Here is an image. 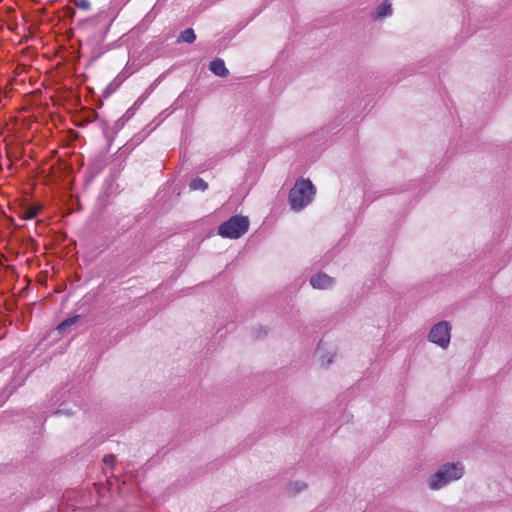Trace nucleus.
<instances>
[{
    "label": "nucleus",
    "instance_id": "12",
    "mask_svg": "<svg viewBox=\"0 0 512 512\" xmlns=\"http://www.w3.org/2000/svg\"><path fill=\"white\" fill-rule=\"evenodd\" d=\"M77 7L83 10H89L90 9V2L88 0H80L77 2Z\"/></svg>",
    "mask_w": 512,
    "mask_h": 512
},
{
    "label": "nucleus",
    "instance_id": "11",
    "mask_svg": "<svg viewBox=\"0 0 512 512\" xmlns=\"http://www.w3.org/2000/svg\"><path fill=\"white\" fill-rule=\"evenodd\" d=\"M377 17L381 18V17H384V16H387V15H390L391 14V5L387 2L385 3H382L378 8H377Z\"/></svg>",
    "mask_w": 512,
    "mask_h": 512
},
{
    "label": "nucleus",
    "instance_id": "9",
    "mask_svg": "<svg viewBox=\"0 0 512 512\" xmlns=\"http://www.w3.org/2000/svg\"><path fill=\"white\" fill-rule=\"evenodd\" d=\"M189 187L193 191H205L208 188V184L202 178L197 177L190 182Z\"/></svg>",
    "mask_w": 512,
    "mask_h": 512
},
{
    "label": "nucleus",
    "instance_id": "7",
    "mask_svg": "<svg viewBox=\"0 0 512 512\" xmlns=\"http://www.w3.org/2000/svg\"><path fill=\"white\" fill-rule=\"evenodd\" d=\"M196 39V35L194 33V30L192 28H187L184 31L181 32V34L178 37L179 42H187L192 43Z\"/></svg>",
    "mask_w": 512,
    "mask_h": 512
},
{
    "label": "nucleus",
    "instance_id": "6",
    "mask_svg": "<svg viewBox=\"0 0 512 512\" xmlns=\"http://www.w3.org/2000/svg\"><path fill=\"white\" fill-rule=\"evenodd\" d=\"M209 69L211 70L212 73L219 77H226L229 74V71L226 68L224 61L220 58L214 59L210 63Z\"/></svg>",
    "mask_w": 512,
    "mask_h": 512
},
{
    "label": "nucleus",
    "instance_id": "14",
    "mask_svg": "<svg viewBox=\"0 0 512 512\" xmlns=\"http://www.w3.org/2000/svg\"><path fill=\"white\" fill-rule=\"evenodd\" d=\"M303 487H304V485H301V487H299V484H298V483H294V484H292V485H291V487H290V488H291L293 491L298 492V491H300Z\"/></svg>",
    "mask_w": 512,
    "mask_h": 512
},
{
    "label": "nucleus",
    "instance_id": "10",
    "mask_svg": "<svg viewBox=\"0 0 512 512\" xmlns=\"http://www.w3.org/2000/svg\"><path fill=\"white\" fill-rule=\"evenodd\" d=\"M79 317L80 316L76 315V316L69 317V318L65 319L58 325V327H57L58 331L59 332L66 331V329L69 328L71 325H73L79 319Z\"/></svg>",
    "mask_w": 512,
    "mask_h": 512
},
{
    "label": "nucleus",
    "instance_id": "4",
    "mask_svg": "<svg viewBox=\"0 0 512 512\" xmlns=\"http://www.w3.org/2000/svg\"><path fill=\"white\" fill-rule=\"evenodd\" d=\"M451 326L447 321L435 324L429 333V340L441 348H447L450 343Z\"/></svg>",
    "mask_w": 512,
    "mask_h": 512
},
{
    "label": "nucleus",
    "instance_id": "1",
    "mask_svg": "<svg viewBox=\"0 0 512 512\" xmlns=\"http://www.w3.org/2000/svg\"><path fill=\"white\" fill-rule=\"evenodd\" d=\"M315 188L309 179L297 180L289 193V204L294 211H300L313 199Z\"/></svg>",
    "mask_w": 512,
    "mask_h": 512
},
{
    "label": "nucleus",
    "instance_id": "15",
    "mask_svg": "<svg viewBox=\"0 0 512 512\" xmlns=\"http://www.w3.org/2000/svg\"><path fill=\"white\" fill-rule=\"evenodd\" d=\"M322 359H324V357H322ZM323 362L328 365L332 362V359L331 358H328L327 360H323Z\"/></svg>",
    "mask_w": 512,
    "mask_h": 512
},
{
    "label": "nucleus",
    "instance_id": "8",
    "mask_svg": "<svg viewBox=\"0 0 512 512\" xmlns=\"http://www.w3.org/2000/svg\"><path fill=\"white\" fill-rule=\"evenodd\" d=\"M39 211V206H29L23 209L21 216L25 220H31L38 215Z\"/></svg>",
    "mask_w": 512,
    "mask_h": 512
},
{
    "label": "nucleus",
    "instance_id": "2",
    "mask_svg": "<svg viewBox=\"0 0 512 512\" xmlns=\"http://www.w3.org/2000/svg\"><path fill=\"white\" fill-rule=\"evenodd\" d=\"M463 475V466L460 463H448L442 466L430 477L429 486L431 489H439L453 480H458Z\"/></svg>",
    "mask_w": 512,
    "mask_h": 512
},
{
    "label": "nucleus",
    "instance_id": "5",
    "mask_svg": "<svg viewBox=\"0 0 512 512\" xmlns=\"http://www.w3.org/2000/svg\"><path fill=\"white\" fill-rule=\"evenodd\" d=\"M311 285L317 289H326L333 283V279L323 273L316 274L310 280Z\"/></svg>",
    "mask_w": 512,
    "mask_h": 512
},
{
    "label": "nucleus",
    "instance_id": "13",
    "mask_svg": "<svg viewBox=\"0 0 512 512\" xmlns=\"http://www.w3.org/2000/svg\"><path fill=\"white\" fill-rule=\"evenodd\" d=\"M115 456L112 454L106 455L103 461L107 464H112L114 462Z\"/></svg>",
    "mask_w": 512,
    "mask_h": 512
},
{
    "label": "nucleus",
    "instance_id": "3",
    "mask_svg": "<svg viewBox=\"0 0 512 512\" xmlns=\"http://www.w3.org/2000/svg\"><path fill=\"white\" fill-rule=\"evenodd\" d=\"M248 228L247 217L232 216L219 226L218 234L224 238L238 239L248 231Z\"/></svg>",
    "mask_w": 512,
    "mask_h": 512
}]
</instances>
